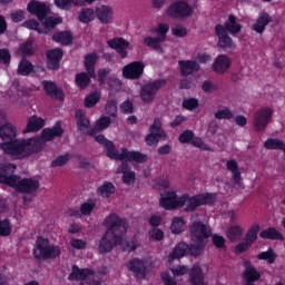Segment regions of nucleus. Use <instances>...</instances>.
<instances>
[{"label":"nucleus","instance_id":"obj_21","mask_svg":"<svg viewBox=\"0 0 285 285\" xmlns=\"http://www.w3.org/2000/svg\"><path fill=\"white\" fill-rule=\"evenodd\" d=\"M273 21V18L266 12H262L258 14L256 22L252 26V30L257 32L258 35H263L264 30H266V26Z\"/></svg>","mask_w":285,"mask_h":285},{"label":"nucleus","instance_id":"obj_37","mask_svg":"<svg viewBox=\"0 0 285 285\" xmlns=\"http://www.w3.org/2000/svg\"><path fill=\"white\" fill-rule=\"evenodd\" d=\"M76 119L78 130H80L81 132H83V130H88V128L90 127V120H88L83 110L76 111Z\"/></svg>","mask_w":285,"mask_h":285},{"label":"nucleus","instance_id":"obj_40","mask_svg":"<svg viewBox=\"0 0 285 285\" xmlns=\"http://www.w3.org/2000/svg\"><path fill=\"white\" fill-rule=\"evenodd\" d=\"M109 126H110V119L108 117H102L96 122V126L89 131V135H91V137H95L97 132H101V130H106V128H108Z\"/></svg>","mask_w":285,"mask_h":285},{"label":"nucleus","instance_id":"obj_27","mask_svg":"<svg viewBox=\"0 0 285 285\" xmlns=\"http://www.w3.org/2000/svg\"><path fill=\"white\" fill-rule=\"evenodd\" d=\"M230 58L226 55H220L216 58L213 68L215 72H218V75H223V72H226L228 68H230Z\"/></svg>","mask_w":285,"mask_h":285},{"label":"nucleus","instance_id":"obj_36","mask_svg":"<svg viewBox=\"0 0 285 285\" xmlns=\"http://www.w3.org/2000/svg\"><path fill=\"white\" fill-rule=\"evenodd\" d=\"M171 233L179 235L186 230V220L183 217H174L170 226Z\"/></svg>","mask_w":285,"mask_h":285},{"label":"nucleus","instance_id":"obj_12","mask_svg":"<svg viewBox=\"0 0 285 285\" xmlns=\"http://www.w3.org/2000/svg\"><path fill=\"white\" fill-rule=\"evenodd\" d=\"M70 282H81L80 285H99V282L95 279V274L90 269H79V267H72V272L69 275Z\"/></svg>","mask_w":285,"mask_h":285},{"label":"nucleus","instance_id":"obj_42","mask_svg":"<svg viewBox=\"0 0 285 285\" xmlns=\"http://www.w3.org/2000/svg\"><path fill=\"white\" fill-rule=\"evenodd\" d=\"M150 132L157 135L159 139H167L166 131L161 129V119L156 118L154 124L150 126Z\"/></svg>","mask_w":285,"mask_h":285},{"label":"nucleus","instance_id":"obj_57","mask_svg":"<svg viewBox=\"0 0 285 285\" xmlns=\"http://www.w3.org/2000/svg\"><path fill=\"white\" fill-rule=\"evenodd\" d=\"M59 23H61V18L50 17L45 21L43 26L47 30H52V28H55V26H59Z\"/></svg>","mask_w":285,"mask_h":285},{"label":"nucleus","instance_id":"obj_64","mask_svg":"<svg viewBox=\"0 0 285 285\" xmlns=\"http://www.w3.org/2000/svg\"><path fill=\"white\" fill-rule=\"evenodd\" d=\"M180 144H188L193 141V131L186 130L179 136Z\"/></svg>","mask_w":285,"mask_h":285},{"label":"nucleus","instance_id":"obj_14","mask_svg":"<svg viewBox=\"0 0 285 285\" xmlns=\"http://www.w3.org/2000/svg\"><path fill=\"white\" fill-rule=\"evenodd\" d=\"M27 11L33 14V17H37L39 21H43L50 14V6L46 2L31 0L27 6Z\"/></svg>","mask_w":285,"mask_h":285},{"label":"nucleus","instance_id":"obj_61","mask_svg":"<svg viewBox=\"0 0 285 285\" xmlns=\"http://www.w3.org/2000/svg\"><path fill=\"white\" fill-rule=\"evenodd\" d=\"M217 85L213 83L212 81L209 80H205L203 83H202V90L204 92H215V90H217Z\"/></svg>","mask_w":285,"mask_h":285},{"label":"nucleus","instance_id":"obj_20","mask_svg":"<svg viewBox=\"0 0 285 285\" xmlns=\"http://www.w3.org/2000/svg\"><path fill=\"white\" fill-rule=\"evenodd\" d=\"M96 17L102 23H112L115 12L110 6H99L96 8Z\"/></svg>","mask_w":285,"mask_h":285},{"label":"nucleus","instance_id":"obj_15","mask_svg":"<svg viewBox=\"0 0 285 285\" xmlns=\"http://www.w3.org/2000/svg\"><path fill=\"white\" fill-rule=\"evenodd\" d=\"M243 285H255L262 279V272L257 271L250 261L244 262Z\"/></svg>","mask_w":285,"mask_h":285},{"label":"nucleus","instance_id":"obj_24","mask_svg":"<svg viewBox=\"0 0 285 285\" xmlns=\"http://www.w3.org/2000/svg\"><path fill=\"white\" fill-rule=\"evenodd\" d=\"M63 129L61 124L57 122L52 128H47L41 131L42 141H52L55 137H61Z\"/></svg>","mask_w":285,"mask_h":285},{"label":"nucleus","instance_id":"obj_51","mask_svg":"<svg viewBox=\"0 0 285 285\" xmlns=\"http://www.w3.org/2000/svg\"><path fill=\"white\" fill-rule=\"evenodd\" d=\"M99 99H100V96L98 92L90 94L85 98V107L92 108L94 106H97V104H99Z\"/></svg>","mask_w":285,"mask_h":285},{"label":"nucleus","instance_id":"obj_11","mask_svg":"<svg viewBox=\"0 0 285 285\" xmlns=\"http://www.w3.org/2000/svg\"><path fill=\"white\" fill-rule=\"evenodd\" d=\"M166 86V80L159 79L151 82H147L140 89V99L144 104H153L157 97V92Z\"/></svg>","mask_w":285,"mask_h":285},{"label":"nucleus","instance_id":"obj_17","mask_svg":"<svg viewBox=\"0 0 285 285\" xmlns=\"http://www.w3.org/2000/svg\"><path fill=\"white\" fill-rule=\"evenodd\" d=\"M215 33L218 37V47L219 48H227V49H235V42H233V38H230V36H228V32L226 31V29L224 28L223 24H217L215 27Z\"/></svg>","mask_w":285,"mask_h":285},{"label":"nucleus","instance_id":"obj_13","mask_svg":"<svg viewBox=\"0 0 285 285\" xmlns=\"http://www.w3.org/2000/svg\"><path fill=\"white\" fill-rule=\"evenodd\" d=\"M122 239V236L106 232L98 247L99 253H110V250H112L115 246L121 244Z\"/></svg>","mask_w":285,"mask_h":285},{"label":"nucleus","instance_id":"obj_22","mask_svg":"<svg viewBox=\"0 0 285 285\" xmlns=\"http://www.w3.org/2000/svg\"><path fill=\"white\" fill-rule=\"evenodd\" d=\"M178 66L183 77H188L189 75H193V72L199 71V63L195 60H180L178 61Z\"/></svg>","mask_w":285,"mask_h":285},{"label":"nucleus","instance_id":"obj_47","mask_svg":"<svg viewBox=\"0 0 285 285\" xmlns=\"http://www.w3.org/2000/svg\"><path fill=\"white\" fill-rule=\"evenodd\" d=\"M259 233V225H253L245 236V240L249 244L257 242V234Z\"/></svg>","mask_w":285,"mask_h":285},{"label":"nucleus","instance_id":"obj_58","mask_svg":"<svg viewBox=\"0 0 285 285\" xmlns=\"http://www.w3.org/2000/svg\"><path fill=\"white\" fill-rule=\"evenodd\" d=\"M250 246H253V244L245 239L236 246L235 253H237V255H242V253H246Z\"/></svg>","mask_w":285,"mask_h":285},{"label":"nucleus","instance_id":"obj_46","mask_svg":"<svg viewBox=\"0 0 285 285\" xmlns=\"http://www.w3.org/2000/svg\"><path fill=\"white\" fill-rule=\"evenodd\" d=\"M98 195H100V197H110V195H115V185H112V183H105L98 188Z\"/></svg>","mask_w":285,"mask_h":285},{"label":"nucleus","instance_id":"obj_43","mask_svg":"<svg viewBox=\"0 0 285 285\" xmlns=\"http://www.w3.org/2000/svg\"><path fill=\"white\" fill-rule=\"evenodd\" d=\"M90 85V75L86 72H80L76 75V86L80 88V90H85Z\"/></svg>","mask_w":285,"mask_h":285},{"label":"nucleus","instance_id":"obj_34","mask_svg":"<svg viewBox=\"0 0 285 285\" xmlns=\"http://www.w3.org/2000/svg\"><path fill=\"white\" fill-rule=\"evenodd\" d=\"M189 281L191 285H206L204 283V273H202V267L194 266L189 274Z\"/></svg>","mask_w":285,"mask_h":285},{"label":"nucleus","instance_id":"obj_33","mask_svg":"<svg viewBox=\"0 0 285 285\" xmlns=\"http://www.w3.org/2000/svg\"><path fill=\"white\" fill-rule=\"evenodd\" d=\"M186 250H188V245L186 243H179L169 254L168 262L173 263L175 259H181L186 255Z\"/></svg>","mask_w":285,"mask_h":285},{"label":"nucleus","instance_id":"obj_38","mask_svg":"<svg viewBox=\"0 0 285 285\" xmlns=\"http://www.w3.org/2000/svg\"><path fill=\"white\" fill-rule=\"evenodd\" d=\"M261 237L263 239H278V240H284V235L277 230L275 227H269L267 229H264L261 232Z\"/></svg>","mask_w":285,"mask_h":285},{"label":"nucleus","instance_id":"obj_9","mask_svg":"<svg viewBox=\"0 0 285 285\" xmlns=\"http://www.w3.org/2000/svg\"><path fill=\"white\" fill-rule=\"evenodd\" d=\"M273 119V109L269 107H262L255 114L253 118V130L255 132H264L268 127V124Z\"/></svg>","mask_w":285,"mask_h":285},{"label":"nucleus","instance_id":"obj_6","mask_svg":"<svg viewBox=\"0 0 285 285\" xmlns=\"http://www.w3.org/2000/svg\"><path fill=\"white\" fill-rule=\"evenodd\" d=\"M61 255V248L50 244V240L38 237L33 248V257L36 259H57Z\"/></svg>","mask_w":285,"mask_h":285},{"label":"nucleus","instance_id":"obj_63","mask_svg":"<svg viewBox=\"0 0 285 285\" xmlns=\"http://www.w3.org/2000/svg\"><path fill=\"white\" fill-rule=\"evenodd\" d=\"M92 210H95L94 203H85L80 206V213H82V215H90Z\"/></svg>","mask_w":285,"mask_h":285},{"label":"nucleus","instance_id":"obj_25","mask_svg":"<svg viewBox=\"0 0 285 285\" xmlns=\"http://www.w3.org/2000/svg\"><path fill=\"white\" fill-rule=\"evenodd\" d=\"M42 86L51 99H59L60 101H63V91L61 88L57 87L55 82L43 81Z\"/></svg>","mask_w":285,"mask_h":285},{"label":"nucleus","instance_id":"obj_55","mask_svg":"<svg viewBox=\"0 0 285 285\" xmlns=\"http://www.w3.org/2000/svg\"><path fill=\"white\" fill-rule=\"evenodd\" d=\"M106 114L110 117H115L117 115V102L114 100H109L106 105Z\"/></svg>","mask_w":285,"mask_h":285},{"label":"nucleus","instance_id":"obj_62","mask_svg":"<svg viewBox=\"0 0 285 285\" xmlns=\"http://www.w3.org/2000/svg\"><path fill=\"white\" fill-rule=\"evenodd\" d=\"M70 246H72V248H77V250H81L86 248V242L83 239L72 238L70 240Z\"/></svg>","mask_w":285,"mask_h":285},{"label":"nucleus","instance_id":"obj_31","mask_svg":"<svg viewBox=\"0 0 285 285\" xmlns=\"http://www.w3.org/2000/svg\"><path fill=\"white\" fill-rule=\"evenodd\" d=\"M99 56L96 52L89 53L85 57V68L89 77H96L95 65L97 63Z\"/></svg>","mask_w":285,"mask_h":285},{"label":"nucleus","instance_id":"obj_8","mask_svg":"<svg viewBox=\"0 0 285 285\" xmlns=\"http://www.w3.org/2000/svg\"><path fill=\"white\" fill-rule=\"evenodd\" d=\"M168 30H170V27L167 23H160L158 28L154 30V32H157L158 36L156 38L146 37L144 39L145 46L151 48V50H155L159 55H164V48L161 47V43L166 41V35L168 33Z\"/></svg>","mask_w":285,"mask_h":285},{"label":"nucleus","instance_id":"obj_1","mask_svg":"<svg viewBox=\"0 0 285 285\" xmlns=\"http://www.w3.org/2000/svg\"><path fill=\"white\" fill-rule=\"evenodd\" d=\"M16 137L17 129L10 122L0 127V138L4 141L0 145V148L16 159H23V157H29V155L39 153L43 148V141L40 138L14 140Z\"/></svg>","mask_w":285,"mask_h":285},{"label":"nucleus","instance_id":"obj_23","mask_svg":"<svg viewBox=\"0 0 285 285\" xmlns=\"http://www.w3.org/2000/svg\"><path fill=\"white\" fill-rule=\"evenodd\" d=\"M48 57V68L50 70H57L59 68V62L61 61V58L63 57V51L61 49H52L47 52Z\"/></svg>","mask_w":285,"mask_h":285},{"label":"nucleus","instance_id":"obj_4","mask_svg":"<svg viewBox=\"0 0 285 285\" xmlns=\"http://www.w3.org/2000/svg\"><path fill=\"white\" fill-rule=\"evenodd\" d=\"M95 140L101 146H105L107 150V157L110 159H116L117 161H136L137 164H144V161H148V156L139 153V151H128V149L116 150L115 144L112 141L106 139L104 135H98L95 137Z\"/></svg>","mask_w":285,"mask_h":285},{"label":"nucleus","instance_id":"obj_18","mask_svg":"<svg viewBox=\"0 0 285 285\" xmlns=\"http://www.w3.org/2000/svg\"><path fill=\"white\" fill-rule=\"evenodd\" d=\"M108 46L109 48L116 50L121 59H126V57H128V48L130 46V42L126 41V39L115 38L108 41Z\"/></svg>","mask_w":285,"mask_h":285},{"label":"nucleus","instance_id":"obj_26","mask_svg":"<svg viewBox=\"0 0 285 285\" xmlns=\"http://www.w3.org/2000/svg\"><path fill=\"white\" fill-rule=\"evenodd\" d=\"M42 86L51 99H59L60 101H63V91L61 88L57 87L55 82L43 81Z\"/></svg>","mask_w":285,"mask_h":285},{"label":"nucleus","instance_id":"obj_39","mask_svg":"<svg viewBox=\"0 0 285 285\" xmlns=\"http://www.w3.org/2000/svg\"><path fill=\"white\" fill-rule=\"evenodd\" d=\"M53 41L57 43H62V46H68L72 43V33L69 31H60L52 36Z\"/></svg>","mask_w":285,"mask_h":285},{"label":"nucleus","instance_id":"obj_56","mask_svg":"<svg viewBox=\"0 0 285 285\" xmlns=\"http://www.w3.org/2000/svg\"><path fill=\"white\" fill-rule=\"evenodd\" d=\"M175 275H170V273L165 272L161 274V279L165 285H177V281L175 279Z\"/></svg>","mask_w":285,"mask_h":285},{"label":"nucleus","instance_id":"obj_53","mask_svg":"<svg viewBox=\"0 0 285 285\" xmlns=\"http://www.w3.org/2000/svg\"><path fill=\"white\" fill-rule=\"evenodd\" d=\"M20 55L22 57H30V55H35V48H32V41H27L19 49Z\"/></svg>","mask_w":285,"mask_h":285},{"label":"nucleus","instance_id":"obj_45","mask_svg":"<svg viewBox=\"0 0 285 285\" xmlns=\"http://www.w3.org/2000/svg\"><path fill=\"white\" fill-rule=\"evenodd\" d=\"M95 14L96 11L94 9H83L80 13H79V21L81 23H90V21H92L95 19Z\"/></svg>","mask_w":285,"mask_h":285},{"label":"nucleus","instance_id":"obj_32","mask_svg":"<svg viewBox=\"0 0 285 285\" xmlns=\"http://www.w3.org/2000/svg\"><path fill=\"white\" fill-rule=\"evenodd\" d=\"M242 237H244V228L238 224H234L227 229V238L229 242H239Z\"/></svg>","mask_w":285,"mask_h":285},{"label":"nucleus","instance_id":"obj_50","mask_svg":"<svg viewBox=\"0 0 285 285\" xmlns=\"http://www.w3.org/2000/svg\"><path fill=\"white\" fill-rule=\"evenodd\" d=\"M214 117L216 119H233L234 115L228 107H223L214 114Z\"/></svg>","mask_w":285,"mask_h":285},{"label":"nucleus","instance_id":"obj_44","mask_svg":"<svg viewBox=\"0 0 285 285\" xmlns=\"http://www.w3.org/2000/svg\"><path fill=\"white\" fill-rule=\"evenodd\" d=\"M264 147L267 150H284V141H282L279 139H275V138H268L264 142Z\"/></svg>","mask_w":285,"mask_h":285},{"label":"nucleus","instance_id":"obj_30","mask_svg":"<svg viewBox=\"0 0 285 285\" xmlns=\"http://www.w3.org/2000/svg\"><path fill=\"white\" fill-rule=\"evenodd\" d=\"M43 126L46 121L42 118L32 116L28 120L26 132H39Z\"/></svg>","mask_w":285,"mask_h":285},{"label":"nucleus","instance_id":"obj_60","mask_svg":"<svg viewBox=\"0 0 285 285\" xmlns=\"http://www.w3.org/2000/svg\"><path fill=\"white\" fill-rule=\"evenodd\" d=\"M149 237H151V239H156V242H161V239H164V232L157 227H154L149 232Z\"/></svg>","mask_w":285,"mask_h":285},{"label":"nucleus","instance_id":"obj_19","mask_svg":"<svg viewBox=\"0 0 285 285\" xmlns=\"http://www.w3.org/2000/svg\"><path fill=\"white\" fill-rule=\"evenodd\" d=\"M127 268L134 273L137 279H144L146 277V262L139 258L129 261Z\"/></svg>","mask_w":285,"mask_h":285},{"label":"nucleus","instance_id":"obj_10","mask_svg":"<svg viewBox=\"0 0 285 285\" xmlns=\"http://www.w3.org/2000/svg\"><path fill=\"white\" fill-rule=\"evenodd\" d=\"M193 12H195V8L185 0H177L173 2L167 10L168 16L173 19H186L190 17Z\"/></svg>","mask_w":285,"mask_h":285},{"label":"nucleus","instance_id":"obj_48","mask_svg":"<svg viewBox=\"0 0 285 285\" xmlns=\"http://www.w3.org/2000/svg\"><path fill=\"white\" fill-rule=\"evenodd\" d=\"M12 233V224L10 220H0V237H8Z\"/></svg>","mask_w":285,"mask_h":285},{"label":"nucleus","instance_id":"obj_52","mask_svg":"<svg viewBox=\"0 0 285 285\" xmlns=\"http://www.w3.org/2000/svg\"><path fill=\"white\" fill-rule=\"evenodd\" d=\"M183 108H185V110H197V108H199V100L196 98H188L183 100Z\"/></svg>","mask_w":285,"mask_h":285},{"label":"nucleus","instance_id":"obj_5","mask_svg":"<svg viewBox=\"0 0 285 285\" xmlns=\"http://www.w3.org/2000/svg\"><path fill=\"white\" fill-rule=\"evenodd\" d=\"M191 242L189 253L193 257H199L204 253L206 246V239L213 235L210 227L202 222H194L190 226Z\"/></svg>","mask_w":285,"mask_h":285},{"label":"nucleus","instance_id":"obj_59","mask_svg":"<svg viewBox=\"0 0 285 285\" xmlns=\"http://www.w3.org/2000/svg\"><path fill=\"white\" fill-rule=\"evenodd\" d=\"M12 59V56L10 55V50L8 49H0V62L8 66Z\"/></svg>","mask_w":285,"mask_h":285},{"label":"nucleus","instance_id":"obj_49","mask_svg":"<svg viewBox=\"0 0 285 285\" xmlns=\"http://www.w3.org/2000/svg\"><path fill=\"white\" fill-rule=\"evenodd\" d=\"M257 259H265L268 264H275V259H277V255L273 252L272 248L268 252H263L257 255Z\"/></svg>","mask_w":285,"mask_h":285},{"label":"nucleus","instance_id":"obj_3","mask_svg":"<svg viewBox=\"0 0 285 285\" xmlns=\"http://www.w3.org/2000/svg\"><path fill=\"white\" fill-rule=\"evenodd\" d=\"M14 170H17V165H0V184H6V186L18 190V193H24L27 195H32V193L39 190V180L12 175Z\"/></svg>","mask_w":285,"mask_h":285},{"label":"nucleus","instance_id":"obj_54","mask_svg":"<svg viewBox=\"0 0 285 285\" xmlns=\"http://www.w3.org/2000/svg\"><path fill=\"white\" fill-rule=\"evenodd\" d=\"M70 161V155L66 154L63 156H58L52 163V168H57V166H66V163Z\"/></svg>","mask_w":285,"mask_h":285},{"label":"nucleus","instance_id":"obj_16","mask_svg":"<svg viewBox=\"0 0 285 285\" xmlns=\"http://www.w3.org/2000/svg\"><path fill=\"white\" fill-rule=\"evenodd\" d=\"M144 68H146L144 62H130L129 65L122 68V76L125 77V79H140L141 75H144Z\"/></svg>","mask_w":285,"mask_h":285},{"label":"nucleus","instance_id":"obj_29","mask_svg":"<svg viewBox=\"0 0 285 285\" xmlns=\"http://www.w3.org/2000/svg\"><path fill=\"white\" fill-rule=\"evenodd\" d=\"M118 175H124L122 176V181L124 184H127V186H130L132 181H135V171H130L128 169L127 163H121V165L117 169Z\"/></svg>","mask_w":285,"mask_h":285},{"label":"nucleus","instance_id":"obj_28","mask_svg":"<svg viewBox=\"0 0 285 285\" xmlns=\"http://www.w3.org/2000/svg\"><path fill=\"white\" fill-rule=\"evenodd\" d=\"M223 28L226 32H229V35H239V32H242V24L237 22V17L233 14L228 17Z\"/></svg>","mask_w":285,"mask_h":285},{"label":"nucleus","instance_id":"obj_2","mask_svg":"<svg viewBox=\"0 0 285 285\" xmlns=\"http://www.w3.org/2000/svg\"><path fill=\"white\" fill-rule=\"evenodd\" d=\"M207 204H213V195L210 194L194 197L186 195L177 197V193L175 191H164L160 197V206L165 208V210H175L181 208V206H187V213H193L195 209L199 208V206H206Z\"/></svg>","mask_w":285,"mask_h":285},{"label":"nucleus","instance_id":"obj_35","mask_svg":"<svg viewBox=\"0 0 285 285\" xmlns=\"http://www.w3.org/2000/svg\"><path fill=\"white\" fill-rule=\"evenodd\" d=\"M226 168L232 173L235 184H240L242 171H239V164H237L236 160H228L226 163Z\"/></svg>","mask_w":285,"mask_h":285},{"label":"nucleus","instance_id":"obj_41","mask_svg":"<svg viewBox=\"0 0 285 285\" xmlns=\"http://www.w3.org/2000/svg\"><path fill=\"white\" fill-rule=\"evenodd\" d=\"M35 70V67L32 66L31 61H28L27 59H22L18 67V75H21L22 77H28L30 72Z\"/></svg>","mask_w":285,"mask_h":285},{"label":"nucleus","instance_id":"obj_7","mask_svg":"<svg viewBox=\"0 0 285 285\" xmlns=\"http://www.w3.org/2000/svg\"><path fill=\"white\" fill-rule=\"evenodd\" d=\"M104 226L107 228L106 233L118 235L119 237H124L125 233H128V222L116 213H111L105 218Z\"/></svg>","mask_w":285,"mask_h":285}]
</instances>
